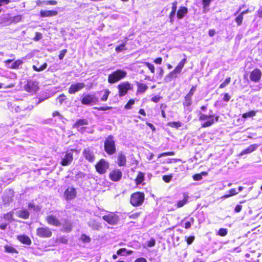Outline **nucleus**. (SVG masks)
<instances>
[{
  "instance_id": "obj_42",
  "label": "nucleus",
  "mask_w": 262,
  "mask_h": 262,
  "mask_svg": "<svg viewBox=\"0 0 262 262\" xmlns=\"http://www.w3.org/2000/svg\"><path fill=\"white\" fill-rule=\"evenodd\" d=\"M193 223H194V219L193 217H191L189 221L186 222L185 223V225H184L185 228L187 229L190 228L191 226V224H193Z\"/></svg>"
},
{
  "instance_id": "obj_30",
  "label": "nucleus",
  "mask_w": 262,
  "mask_h": 262,
  "mask_svg": "<svg viewBox=\"0 0 262 262\" xmlns=\"http://www.w3.org/2000/svg\"><path fill=\"white\" fill-rule=\"evenodd\" d=\"M88 124V121L86 119H78L77 120L75 124H74V127H78L79 126H82L83 125H87Z\"/></svg>"
},
{
  "instance_id": "obj_44",
  "label": "nucleus",
  "mask_w": 262,
  "mask_h": 262,
  "mask_svg": "<svg viewBox=\"0 0 262 262\" xmlns=\"http://www.w3.org/2000/svg\"><path fill=\"white\" fill-rule=\"evenodd\" d=\"M227 234V230L225 228H221L219 229L217 234L221 236H224Z\"/></svg>"
},
{
  "instance_id": "obj_28",
  "label": "nucleus",
  "mask_w": 262,
  "mask_h": 262,
  "mask_svg": "<svg viewBox=\"0 0 262 262\" xmlns=\"http://www.w3.org/2000/svg\"><path fill=\"white\" fill-rule=\"evenodd\" d=\"M184 199L182 200H180L178 202L177 204V208H180L183 207L185 204L187 203L188 196L187 194H184Z\"/></svg>"
},
{
  "instance_id": "obj_14",
  "label": "nucleus",
  "mask_w": 262,
  "mask_h": 262,
  "mask_svg": "<svg viewBox=\"0 0 262 262\" xmlns=\"http://www.w3.org/2000/svg\"><path fill=\"white\" fill-rule=\"evenodd\" d=\"M122 173L119 169H115L109 174L110 179L114 182L119 181L122 178Z\"/></svg>"
},
{
  "instance_id": "obj_29",
  "label": "nucleus",
  "mask_w": 262,
  "mask_h": 262,
  "mask_svg": "<svg viewBox=\"0 0 262 262\" xmlns=\"http://www.w3.org/2000/svg\"><path fill=\"white\" fill-rule=\"evenodd\" d=\"M144 180V173L142 172H139L136 179V183L137 185L141 184Z\"/></svg>"
},
{
  "instance_id": "obj_49",
  "label": "nucleus",
  "mask_w": 262,
  "mask_h": 262,
  "mask_svg": "<svg viewBox=\"0 0 262 262\" xmlns=\"http://www.w3.org/2000/svg\"><path fill=\"white\" fill-rule=\"evenodd\" d=\"M125 43L121 44V45L116 47L115 50L117 52H120L125 49Z\"/></svg>"
},
{
  "instance_id": "obj_7",
  "label": "nucleus",
  "mask_w": 262,
  "mask_h": 262,
  "mask_svg": "<svg viewBox=\"0 0 262 262\" xmlns=\"http://www.w3.org/2000/svg\"><path fill=\"white\" fill-rule=\"evenodd\" d=\"M102 219L111 225H117L119 220V216L114 212H109L107 214L103 216Z\"/></svg>"
},
{
  "instance_id": "obj_64",
  "label": "nucleus",
  "mask_w": 262,
  "mask_h": 262,
  "mask_svg": "<svg viewBox=\"0 0 262 262\" xmlns=\"http://www.w3.org/2000/svg\"><path fill=\"white\" fill-rule=\"evenodd\" d=\"M126 249L125 248H121L118 250L117 252L118 255L122 254L123 252H126Z\"/></svg>"
},
{
  "instance_id": "obj_32",
  "label": "nucleus",
  "mask_w": 262,
  "mask_h": 262,
  "mask_svg": "<svg viewBox=\"0 0 262 262\" xmlns=\"http://www.w3.org/2000/svg\"><path fill=\"white\" fill-rule=\"evenodd\" d=\"M138 92L140 93H144L148 88L147 86L143 83H138Z\"/></svg>"
},
{
  "instance_id": "obj_43",
  "label": "nucleus",
  "mask_w": 262,
  "mask_h": 262,
  "mask_svg": "<svg viewBox=\"0 0 262 262\" xmlns=\"http://www.w3.org/2000/svg\"><path fill=\"white\" fill-rule=\"evenodd\" d=\"M230 80H231L230 77L227 78L225 79V80L220 84V88L223 89V88H225L227 85H228L230 83Z\"/></svg>"
},
{
  "instance_id": "obj_18",
  "label": "nucleus",
  "mask_w": 262,
  "mask_h": 262,
  "mask_svg": "<svg viewBox=\"0 0 262 262\" xmlns=\"http://www.w3.org/2000/svg\"><path fill=\"white\" fill-rule=\"evenodd\" d=\"M47 223L51 225L54 226H59L60 225V222L59 220L54 215H49L46 218Z\"/></svg>"
},
{
  "instance_id": "obj_63",
  "label": "nucleus",
  "mask_w": 262,
  "mask_h": 262,
  "mask_svg": "<svg viewBox=\"0 0 262 262\" xmlns=\"http://www.w3.org/2000/svg\"><path fill=\"white\" fill-rule=\"evenodd\" d=\"M161 97L159 96H154L151 98V100L154 102H158L160 101Z\"/></svg>"
},
{
  "instance_id": "obj_62",
  "label": "nucleus",
  "mask_w": 262,
  "mask_h": 262,
  "mask_svg": "<svg viewBox=\"0 0 262 262\" xmlns=\"http://www.w3.org/2000/svg\"><path fill=\"white\" fill-rule=\"evenodd\" d=\"M242 208V206L241 205H237L235 206L234 210L236 212H239L241 211Z\"/></svg>"
},
{
  "instance_id": "obj_8",
  "label": "nucleus",
  "mask_w": 262,
  "mask_h": 262,
  "mask_svg": "<svg viewBox=\"0 0 262 262\" xmlns=\"http://www.w3.org/2000/svg\"><path fill=\"white\" fill-rule=\"evenodd\" d=\"M25 90L28 92L34 94L37 92L38 88V83L36 81L28 80L24 86Z\"/></svg>"
},
{
  "instance_id": "obj_36",
  "label": "nucleus",
  "mask_w": 262,
  "mask_h": 262,
  "mask_svg": "<svg viewBox=\"0 0 262 262\" xmlns=\"http://www.w3.org/2000/svg\"><path fill=\"white\" fill-rule=\"evenodd\" d=\"M5 251L11 253H17V250L13 247L6 245L5 246Z\"/></svg>"
},
{
  "instance_id": "obj_56",
  "label": "nucleus",
  "mask_w": 262,
  "mask_h": 262,
  "mask_svg": "<svg viewBox=\"0 0 262 262\" xmlns=\"http://www.w3.org/2000/svg\"><path fill=\"white\" fill-rule=\"evenodd\" d=\"M171 179V176H163V180L166 183H168Z\"/></svg>"
},
{
  "instance_id": "obj_50",
  "label": "nucleus",
  "mask_w": 262,
  "mask_h": 262,
  "mask_svg": "<svg viewBox=\"0 0 262 262\" xmlns=\"http://www.w3.org/2000/svg\"><path fill=\"white\" fill-rule=\"evenodd\" d=\"M134 103H135V100L133 99H130L125 105V108L126 109H130L131 108V106L132 105H133Z\"/></svg>"
},
{
  "instance_id": "obj_13",
  "label": "nucleus",
  "mask_w": 262,
  "mask_h": 262,
  "mask_svg": "<svg viewBox=\"0 0 262 262\" xmlns=\"http://www.w3.org/2000/svg\"><path fill=\"white\" fill-rule=\"evenodd\" d=\"M84 86V83L82 82L72 84L69 89L68 92L71 94H74L83 89Z\"/></svg>"
},
{
  "instance_id": "obj_21",
  "label": "nucleus",
  "mask_w": 262,
  "mask_h": 262,
  "mask_svg": "<svg viewBox=\"0 0 262 262\" xmlns=\"http://www.w3.org/2000/svg\"><path fill=\"white\" fill-rule=\"evenodd\" d=\"M57 14V11L53 10H41L40 12V16L42 17L54 16Z\"/></svg>"
},
{
  "instance_id": "obj_55",
  "label": "nucleus",
  "mask_w": 262,
  "mask_h": 262,
  "mask_svg": "<svg viewBox=\"0 0 262 262\" xmlns=\"http://www.w3.org/2000/svg\"><path fill=\"white\" fill-rule=\"evenodd\" d=\"M81 239L85 243H88L90 242V238L89 236H86L85 235H82L81 236Z\"/></svg>"
},
{
  "instance_id": "obj_15",
  "label": "nucleus",
  "mask_w": 262,
  "mask_h": 262,
  "mask_svg": "<svg viewBox=\"0 0 262 262\" xmlns=\"http://www.w3.org/2000/svg\"><path fill=\"white\" fill-rule=\"evenodd\" d=\"M261 72L258 69H254L251 73L250 79L254 82H258L261 78Z\"/></svg>"
},
{
  "instance_id": "obj_9",
  "label": "nucleus",
  "mask_w": 262,
  "mask_h": 262,
  "mask_svg": "<svg viewBox=\"0 0 262 262\" xmlns=\"http://www.w3.org/2000/svg\"><path fill=\"white\" fill-rule=\"evenodd\" d=\"M96 171L100 174L104 173L109 167L108 163L104 159H101L96 165Z\"/></svg>"
},
{
  "instance_id": "obj_1",
  "label": "nucleus",
  "mask_w": 262,
  "mask_h": 262,
  "mask_svg": "<svg viewBox=\"0 0 262 262\" xmlns=\"http://www.w3.org/2000/svg\"><path fill=\"white\" fill-rule=\"evenodd\" d=\"M199 119L200 121L206 120L202 124V127H207L211 126L214 122V119L217 122L219 120V116L214 115H205L201 112L199 114Z\"/></svg>"
},
{
  "instance_id": "obj_54",
  "label": "nucleus",
  "mask_w": 262,
  "mask_h": 262,
  "mask_svg": "<svg viewBox=\"0 0 262 262\" xmlns=\"http://www.w3.org/2000/svg\"><path fill=\"white\" fill-rule=\"evenodd\" d=\"M21 20V16L19 15L15 16L11 20V22H18Z\"/></svg>"
},
{
  "instance_id": "obj_53",
  "label": "nucleus",
  "mask_w": 262,
  "mask_h": 262,
  "mask_svg": "<svg viewBox=\"0 0 262 262\" xmlns=\"http://www.w3.org/2000/svg\"><path fill=\"white\" fill-rule=\"evenodd\" d=\"M195 90H196V86H192L189 92H188V93L187 94V95L192 97V96L193 95L194 92H195Z\"/></svg>"
},
{
  "instance_id": "obj_22",
  "label": "nucleus",
  "mask_w": 262,
  "mask_h": 262,
  "mask_svg": "<svg viewBox=\"0 0 262 262\" xmlns=\"http://www.w3.org/2000/svg\"><path fill=\"white\" fill-rule=\"evenodd\" d=\"M16 215L23 219H27L29 217L30 213L26 209H21L16 212Z\"/></svg>"
},
{
  "instance_id": "obj_5",
  "label": "nucleus",
  "mask_w": 262,
  "mask_h": 262,
  "mask_svg": "<svg viewBox=\"0 0 262 262\" xmlns=\"http://www.w3.org/2000/svg\"><path fill=\"white\" fill-rule=\"evenodd\" d=\"M81 102L84 105H94L99 102V99L95 94H83L81 97Z\"/></svg>"
},
{
  "instance_id": "obj_2",
  "label": "nucleus",
  "mask_w": 262,
  "mask_h": 262,
  "mask_svg": "<svg viewBox=\"0 0 262 262\" xmlns=\"http://www.w3.org/2000/svg\"><path fill=\"white\" fill-rule=\"evenodd\" d=\"M127 72L123 70H117L108 76V82L110 83H114L125 78Z\"/></svg>"
},
{
  "instance_id": "obj_23",
  "label": "nucleus",
  "mask_w": 262,
  "mask_h": 262,
  "mask_svg": "<svg viewBox=\"0 0 262 262\" xmlns=\"http://www.w3.org/2000/svg\"><path fill=\"white\" fill-rule=\"evenodd\" d=\"M17 239L24 244H26L27 245H30L31 244V241L30 238L27 235H18L17 237Z\"/></svg>"
},
{
  "instance_id": "obj_39",
  "label": "nucleus",
  "mask_w": 262,
  "mask_h": 262,
  "mask_svg": "<svg viewBox=\"0 0 262 262\" xmlns=\"http://www.w3.org/2000/svg\"><path fill=\"white\" fill-rule=\"evenodd\" d=\"M63 227L66 232H69L71 230L72 224L70 223L67 222L63 225Z\"/></svg>"
},
{
  "instance_id": "obj_24",
  "label": "nucleus",
  "mask_w": 262,
  "mask_h": 262,
  "mask_svg": "<svg viewBox=\"0 0 262 262\" xmlns=\"http://www.w3.org/2000/svg\"><path fill=\"white\" fill-rule=\"evenodd\" d=\"M57 4V1L54 0H49V1H41L38 0L36 2V4L38 6H42L43 5H56Z\"/></svg>"
},
{
  "instance_id": "obj_19",
  "label": "nucleus",
  "mask_w": 262,
  "mask_h": 262,
  "mask_svg": "<svg viewBox=\"0 0 262 262\" xmlns=\"http://www.w3.org/2000/svg\"><path fill=\"white\" fill-rule=\"evenodd\" d=\"M88 225L95 230H99L102 227L101 224L94 219H90L88 222Z\"/></svg>"
},
{
  "instance_id": "obj_45",
  "label": "nucleus",
  "mask_w": 262,
  "mask_h": 262,
  "mask_svg": "<svg viewBox=\"0 0 262 262\" xmlns=\"http://www.w3.org/2000/svg\"><path fill=\"white\" fill-rule=\"evenodd\" d=\"M202 174L205 175V174H206V173L202 172L201 174L198 173V174H195L193 175V180L194 181H200V180H202Z\"/></svg>"
},
{
  "instance_id": "obj_17",
  "label": "nucleus",
  "mask_w": 262,
  "mask_h": 262,
  "mask_svg": "<svg viewBox=\"0 0 262 262\" xmlns=\"http://www.w3.org/2000/svg\"><path fill=\"white\" fill-rule=\"evenodd\" d=\"M76 190L73 187L68 188L64 192V196L67 200L73 199L76 196Z\"/></svg>"
},
{
  "instance_id": "obj_4",
  "label": "nucleus",
  "mask_w": 262,
  "mask_h": 262,
  "mask_svg": "<svg viewBox=\"0 0 262 262\" xmlns=\"http://www.w3.org/2000/svg\"><path fill=\"white\" fill-rule=\"evenodd\" d=\"M144 200V194L141 192H137L131 195L130 202L134 206H139L143 204Z\"/></svg>"
},
{
  "instance_id": "obj_16",
  "label": "nucleus",
  "mask_w": 262,
  "mask_h": 262,
  "mask_svg": "<svg viewBox=\"0 0 262 262\" xmlns=\"http://www.w3.org/2000/svg\"><path fill=\"white\" fill-rule=\"evenodd\" d=\"M14 60V58L11 59H8L4 61L5 65L7 67L11 69H17L20 65L23 63V61L20 60H17L15 61L14 62L12 63V64L9 66V64L12 62Z\"/></svg>"
},
{
  "instance_id": "obj_6",
  "label": "nucleus",
  "mask_w": 262,
  "mask_h": 262,
  "mask_svg": "<svg viewBox=\"0 0 262 262\" xmlns=\"http://www.w3.org/2000/svg\"><path fill=\"white\" fill-rule=\"evenodd\" d=\"M73 150L71 149L70 151L63 153L61 157L60 164L62 166H68L70 165L73 159Z\"/></svg>"
},
{
  "instance_id": "obj_41",
  "label": "nucleus",
  "mask_w": 262,
  "mask_h": 262,
  "mask_svg": "<svg viewBox=\"0 0 262 262\" xmlns=\"http://www.w3.org/2000/svg\"><path fill=\"white\" fill-rule=\"evenodd\" d=\"M156 241L154 238H151L149 241L146 242L145 245L147 247H152L155 245Z\"/></svg>"
},
{
  "instance_id": "obj_35",
  "label": "nucleus",
  "mask_w": 262,
  "mask_h": 262,
  "mask_svg": "<svg viewBox=\"0 0 262 262\" xmlns=\"http://www.w3.org/2000/svg\"><path fill=\"white\" fill-rule=\"evenodd\" d=\"M192 103L191 97L186 95L185 97V100L183 102V105L185 106H189Z\"/></svg>"
},
{
  "instance_id": "obj_51",
  "label": "nucleus",
  "mask_w": 262,
  "mask_h": 262,
  "mask_svg": "<svg viewBox=\"0 0 262 262\" xmlns=\"http://www.w3.org/2000/svg\"><path fill=\"white\" fill-rule=\"evenodd\" d=\"M230 194L225 195L224 197L225 198H229L230 196L235 195L237 194L238 192H236L235 189H231L229 190Z\"/></svg>"
},
{
  "instance_id": "obj_40",
  "label": "nucleus",
  "mask_w": 262,
  "mask_h": 262,
  "mask_svg": "<svg viewBox=\"0 0 262 262\" xmlns=\"http://www.w3.org/2000/svg\"><path fill=\"white\" fill-rule=\"evenodd\" d=\"M110 94V91L107 89L105 90L104 91V95L101 97V101H106Z\"/></svg>"
},
{
  "instance_id": "obj_57",
  "label": "nucleus",
  "mask_w": 262,
  "mask_h": 262,
  "mask_svg": "<svg viewBox=\"0 0 262 262\" xmlns=\"http://www.w3.org/2000/svg\"><path fill=\"white\" fill-rule=\"evenodd\" d=\"M42 37V34L40 33L36 32L35 37L34 38L35 40L37 41L40 39Z\"/></svg>"
},
{
  "instance_id": "obj_47",
  "label": "nucleus",
  "mask_w": 262,
  "mask_h": 262,
  "mask_svg": "<svg viewBox=\"0 0 262 262\" xmlns=\"http://www.w3.org/2000/svg\"><path fill=\"white\" fill-rule=\"evenodd\" d=\"M66 99V96L62 94L57 98L56 100H57L59 102V103L61 104Z\"/></svg>"
},
{
  "instance_id": "obj_3",
  "label": "nucleus",
  "mask_w": 262,
  "mask_h": 262,
  "mask_svg": "<svg viewBox=\"0 0 262 262\" xmlns=\"http://www.w3.org/2000/svg\"><path fill=\"white\" fill-rule=\"evenodd\" d=\"M104 149L109 155H112L116 152L115 142L113 136H110L106 138L104 142Z\"/></svg>"
},
{
  "instance_id": "obj_46",
  "label": "nucleus",
  "mask_w": 262,
  "mask_h": 262,
  "mask_svg": "<svg viewBox=\"0 0 262 262\" xmlns=\"http://www.w3.org/2000/svg\"><path fill=\"white\" fill-rule=\"evenodd\" d=\"M174 155V152L173 151L166 152L159 154L158 156V158H160L164 156H173Z\"/></svg>"
},
{
  "instance_id": "obj_61",
  "label": "nucleus",
  "mask_w": 262,
  "mask_h": 262,
  "mask_svg": "<svg viewBox=\"0 0 262 262\" xmlns=\"http://www.w3.org/2000/svg\"><path fill=\"white\" fill-rule=\"evenodd\" d=\"M162 58L161 57L157 58L154 60V62L156 64H160L162 63Z\"/></svg>"
},
{
  "instance_id": "obj_34",
  "label": "nucleus",
  "mask_w": 262,
  "mask_h": 262,
  "mask_svg": "<svg viewBox=\"0 0 262 262\" xmlns=\"http://www.w3.org/2000/svg\"><path fill=\"white\" fill-rule=\"evenodd\" d=\"M48 66V64L47 63H44L41 66H40V67L38 68L36 66H33L32 68H33V69L36 71V72H40V71H42L44 70H45L47 67Z\"/></svg>"
},
{
  "instance_id": "obj_59",
  "label": "nucleus",
  "mask_w": 262,
  "mask_h": 262,
  "mask_svg": "<svg viewBox=\"0 0 262 262\" xmlns=\"http://www.w3.org/2000/svg\"><path fill=\"white\" fill-rule=\"evenodd\" d=\"M134 262H147V260L143 257L137 258Z\"/></svg>"
},
{
  "instance_id": "obj_20",
  "label": "nucleus",
  "mask_w": 262,
  "mask_h": 262,
  "mask_svg": "<svg viewBox=\"0 0 262 262\" xmlns=\"http://www.w3.org/2000/svg\"><path fill=\"white\" fill-rule=\"evenodd\" d=\"M83 155L85 158L91 162H93L95 160L94 154L89 148L84 149Z\"/></svg>"
},
{
  "instance_id": "obj_10",
  "label": "nucleus",
  "mask_w": 262,
  "mask_h": 262,
  "mask_svg": "<svg viewBox=\"0 0 262 262\" xmlns=\"http://www.w3.org/2000/svg\"><path fill=\"white\" fill-rule=\"evenodd\" d=\"M186 62V58L183 59L175 68V69L171 72H170L166 76V78L174 77L176 78L177 76L176 74L180 73L182 69L183 68L185 63Z\"/></svg>"
},
{
  "instance_id": "obj_11",
  "label": "nucleus",
  "mask_w": 262,
  "mask_h": 262,
  "mask_svg": "<svg viewBox=\"0 0 262 262\" xmlns=\"http://www.w3.org/2000/svg\"><path fill=\"white\" fill-rule=\"evenodd\" d=\"M36 234L39 237L47 238L51 236L52 232L49 228L40 227L37 229Z\"/></svg>"
},
{
  "instance_id": "obj_52",
  "label": "nucleus",
  "mask_w": 262,
  "mask_h": 262,
  "mask_svg": "<svg viewBox=\"0 0 262 262\" xmlns=\"http://www.w3.org/2000/svg\"><path fill=\"white\" fill-rule=\"evenodd\" d=\"M67 52V50H66V49L62 50L60 52V54H59V55L58 56L59 59L60 60H62L63 58V57H64L65 54H66Z\"/></svg>"
},
{
  "instance_id": "obj_58",
  "label": "nucleus",
  "mask_w": 262,
  "mask_h": 262,
  "mask_svg": "<svg viewBox=\"0 0 262 262\" xmlns=\"http://www.w3.org/2000/svg\"><path fill=\"white\" fill-rule=\"evenodd\" d=\"M194 239V236H190L187 239V243L188 245H190Z\"/></svg>"
},
{
  "instance_id": "obj_60",
  "label": "nucleus",
  "mask_w": 262,
  "mask_h": 262,
  "mask_svg": "<svg viewBox=\"0 0 262 262\" xmlns=\"http://www.w3.org/2000/svg\"><path fill=\"white\" fill-rule=\"evenodd\" d=\"M176 11H171L170 15H169V18L170 22L172 23L173 21V17L176 14Z\"/></svg>"
},
{
  "instance_id": "obj_33",
  "label": "nucleus",
  "mask_w": 262,
  "mask_h": 262,
  "mask_svg": "<svg viewBox=\"0 0 262 262\" xmlns=\"http://www.w3.org/2000/svg\"><path fill=\"white\" fill-rule=\"evenodd\" d=\"M247 11H243L240 14H239L235 19V21L238 26H240L243 20V15L246 14Z\"/></svg>"
},
{
  "instance_id": "obj_12",
  "label": "nucleus",
  "mask_w": 262,
  "mask_h": 262,
  "mask_svg": "<svg viewBox=\"0 0 262 262\" xmlns=\"http://www.w3.org/2000/svg\"><path fill=\"white\" fill-rule=\"evenodd\" d=\"M120 96L126 94L127 91L130 89V84L128 82H124L118 86Z\"/></svg>"
},
{
  "instance_id": "obj_31",
  "label": "nucleus",
  "mask_w": 262,
  "mask_h": 262,
  "mask_svg": "<svg viewBox=\"0 0 262 262\" xmlns=\"http://www.w3.org/2000/svg\"><path fill=\"white\" fill-rule=\"evenodd\" d=\"M257 112V111H251L250 112L245 113L242 115V117L245 119L253 117L256 115Z\"/></svg>"
},
{
  "instance_id": "obj_26",
  "label": "nucleus",
  "mask_w": 262,
  "mask_h": 262,
  "mask_svg": "<svg viewBox=\"0 0 262 262\" xmlns=\"http://www.w3.org/2000/svg\"><path fill=\"white\" fill-rule=\"evenodd\" d=\"M258 145L257 144H253L249 146L247 148L244 149L243 150L241 154L240 155L242 156L245 154H247L252 152V151L256 150V149L258 147Z\"/></svg>"
},
{
  "instance_id": "obj_25",
  "label": "nucleus",
  "mask_w": 262,
  "mask_h": 262,
  "mask_svg": "<svg viewBox=\"0 0 262 262\" xmlns=\"http://www.w3.org/2000/svg\"><path fill=\"white\" fill-rule=\"evenodd\" d=\"M126 156L122 153H119L117 158V163L119 166H124L126 164Z\"/></svg>"
},
{
  "instance_id": "obj_38",
  "label": "nucleus",
  "mask_w": 262,
  "mask_h": 262,
  "mask_svg": "<svg viewBox=\"0 0 262 262\" xmlns=\"http://www.w3.org/2000/svg\"><path fill=\"white\" fill-rule=\"evenodd\" d=\"M168 126L171 127L179 128L182 126V123L180 122H171L168 123Z\"/></svg>"
},
{
  "instance_id": "obj_48",
  "label": "nucleus",
  "mask_w": 262,
  "mask_h": 262,
  "mask_svg": "<svg viewBox=\"0 0 262 262\" xmlns=\"http://www.w3.org/2000/svg\"><path fill=\"white\" fill-rule=\"evenodd\" d=\"M144 63L148 67V68L152 73H155V67L153 64H151L147 62H144Z\"/></svg>"
},
{
  "instance_id": "obj_27",
  "label": "nucleus",
  "mask_w": 262,
  "mask_h": 262,
  "mask_svg": "<svg viewBox=\"0 0 262 262\" xmlns=\"http://www.w3.org/2000/svg\"><path fill=\"white\" fill-rule=\"evenodd\" d=\"M188 12V9L186 7H181L177 12V17L179 19H182Z\"/></svg>"
},
{
  "instance_id": "obj_37",
  "label": "nucleus",
  "mask_w": 262,
  "mask_h": 262,
  "mask_svg": "<svg viewBox=\"0 0 262 262\" xmlns=\"http://www.w3.org/2000/svg\"><path fill=\"white\" fill-rule=\"evenodd\" d=\"M28 208L29 209H33L35 211H38L40 209V207L38 206L35 205L34 204L31 202L29 203Z\"/></svg>"
}]
</instances>
